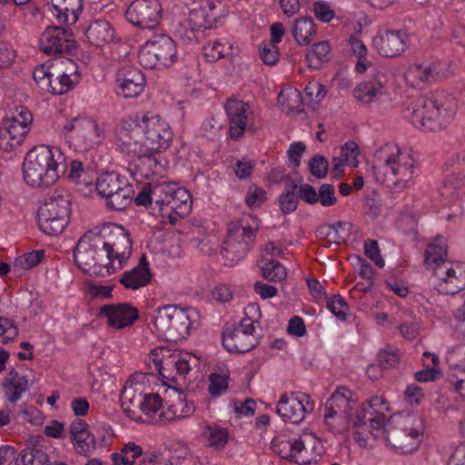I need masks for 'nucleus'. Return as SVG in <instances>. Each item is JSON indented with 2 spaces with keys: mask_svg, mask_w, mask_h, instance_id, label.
I'll return each mask as SVG.
<instances>
[{
  "mask_svg": "<svg viewBox=\"0 0 465 465\" xmlns=\"http://www.w3.org/2000/svg\"><path fill=\"white\" fill-rule=\"evenodd\" d=\"M259 227V220L251 214H243L239 220L229 223L227 238L223 246V255L229 265L245 257L254 244Z\"/></svg>",
  "mask_w": 465,
  "mask_h": 465,
  "instance_id": "7",
  "label": "nucleus"
},
{
  "mask_svg": "<svg viewBox=\"0 0 465 465\" xmlns=\"http://www.w3.org/2000/svg\"><path fill=\"white\" fill-rule=\"evenodd\" d=\"M54 64H40L35 67L34 70V79L37 84L38 87L43 91L44 89H48L47 86H50L49 77L53 76Z\"/></svg>",
  "mask_w": 465,
  "mask_h": 465,
  "instance_id": "54",
  "label": "nucleus"
},
{
  "mask_svg": "<svg viewBox=\"0 0 465 465\" xmlns=\"http://www.w3.org/2000/svg\"><path fill=\"white\" fill-rule=\"evenodd\" d=\"M152 279V273L146 262L145 255L140 258L136 267L124 272L119 280L122 285L127 289L137 290L146 286Z\"/></svg>",
  "mask_w": 465,
  "mask_h": 465,
  "instance_id": "26",
  "label": "nucleus"
},
{
  "mask_svg": "<svg viewBox=\"0 0 465 465\" xmlns=\"http://www.w3.org/2000/svg\"><path fill=\"white\" fill-rule=\"evenodd\" d=\"M318 203L323 207L333 206L337 203V197L335 195V187L331 183H323L318 190Z\"/></svg>",
  "mask_w": 465,
  "mask_h": 465,
  "instance_id": "55",
  "label": "nucleus"
},
{
  "mask_svg": "<svg viewBox=\"0 0 465 465\" xmlns=\"http://www.w3.org/2000/svg\"><path fill=\"white\" fill-rule=\"evenodd\" d=\"M415 160L412 155L401 151L395 143H386L374 153L373 169L385 176L392 177L393 184L398 188L408 186L412 180Z\"/></svg>",
  "mask_w": 465,
  "mask_h": 465,
  "instance_id": "5",
  "label": "nucleus"
},
{
  "mask_svg": "<svg viewBox=\"0 0 465 465\" xmlns=\"http://www.w3.org/2000/svg\"><path fill=\"white\" fill-rule=\"evenodd\" d=\"M359 153V146L354 142H347L341 149V156L345 163L353 167L357 166V155Z\"/></svg>",
  "mask_w": 465,
  "mask_h": 465,
  "instance_id": "62",
  "label": "nucleus"
},
{
  "mask_svg": "<svg viewBox=\"0 0 465 465\" xmlns=\"http://www.w3.org/2000/svg\"><path fill=\"white\" fill-rule=\"evenodd\" d=\"M202 434L207 440L208 445L217 450H223L229 439L227 430L216 424L203 426Z\"/></svg>",
  "mask_w": 465,
  "mask_h": 465,
  "instance_id": "38",
  "label": "nucleus"
},
{
  "mask_svg": "<svg viewBox=\"0 0 465 465\" xmlns=\"http://www.w3.org/2000/svg\"><path fill=\"white\" fill-rule=\"evenodd\" d=\"M39 47L48 55L68 54L76 49V43L68 30L54 25L42 33Z\"/></svg>",
  "mask_w": 465,
  "mask_h": 465,
  "instance_id": "17",
  "label": "nucleus"
},
{
  "mask_svg": "<svg viewBox=\"0 0 465 465\" xmlns=\"http://www.w3.org/2000/svg\"><path fill=\"white\" fill-rule=\"evenodd\" d=\"M73 256L75 264L85 273L102 276L107 273L106 257L95 227L78 240Z\"/></svg>",
  "mask_w": 465,
  "mask_h": 465,
  "instance_id": "9",
  "label": "nucleus"
},
{
  "mask_svg": "<svg viewBox=\"0 0 465 465\" xmlns=\"http://www.w3.org/2000/svg\"><path fill=\"white\" fill-rule=\"evenodd\" d=\"M75 451L82 456H89L96 449V440L94 435L91 432H84L81 435L71 438Z\"/></svg>",
  "mask_w": 465,
  "mask_h": 465,
  "instance_id": "43",
  "label": "nucleus"
},
{
  "mask_svg": "<svg viewBox=\"0 0 465 465\" xmlns=\"http://www.w3.org/2000/svg\"><path fill=\"white\" fill-rule=\"evenodd\" d=\"M193 308L183 309L175 304L158 307L153 314V321L157 333L170 341L185 339L192 326Z\"/></svg>",
  "mask_w": 465,
  "mask_h": 465,
  "instance_id": "8",
  "label": "nucleus"
},
{
  "mask_svg": "<svg viewBox=\"0 0 465 465\" xmlns=\"http://www.w3.org/2000/svg\"><path fill=\"white\" fill-rule=\"evenodd\" d=\"M85 36L92 45L100 47L113 40L114 30L109 22L95 20L91 22L85 29Z\"/></svg>",
  "mask_w": 465,
  "mask_h": 465,
  "instance_id": "30",
  "label": "nucleus"
},
{
  "mask_svg": "<svg viewBox=\"0 0 465 465\" xmlns=\"http://www.w3.org/2000/svg\"><path fill=\"white\" fill-rule=\"evenodd\" d=\"M117 94L124 98H134L140 95L145 86V77L136 67L122 68L116 75Z\"/></svg>",
  "mask_w": 465,
  "mask_h": 465,
  "instance_id": "23",
  "label": "nucleus"
},
{
  "mask_svg": "<svg viewBox=\"0 0 465 465\" xmlns=\"http://www.w3.org/2000/svg\"><path fill=\"white\" fill-rule=\"evenodd\" d=\"M411 124L417 129L438 132L453 119L457 103L453 96L439 92L430 97H419L407 107Z\"/></svg>",
  "mask_w": 465,
  "mask_h": 465,
  "instance_id": "3",
  "label": "nucleus"
},
{
  "mask_svg": "<svg viewBox=\"0 0 465 465\" xmlns=\"http://www.w3.org/2000/svg\"><path fill=\"white\" fill-rule=\"evenodd\" d=\"M373 46L382 56L396 57L406 50L408 36L405 31L387 30L374 37Z\"/></svg>",
  "mask_w": 465,
  "mask_h": 465,
  "instance_id": "21",
  "label": "nucleus"
},
{
  "mask_svg": "<svg viewBox=\"0 0 465 465\" xmlns=\"http://www.w3.org/2000/svg\"><path fill=\"white\" fill-rule=\"evenodd\" d=\"M258 266L262 276L268 281L282 282L287 277L286 268L272 258H262L258 262Z\"/></svg>",
  "mask_w": 465,
  "mask_h": 465,
  "instance_id": "35",
  "label": "nucleus"
},
{
  "mask_svg": "<svg viewBox=\"0 0 465 465\" xmlns=\"http://www.w3.org/2000/svg\"><path fill=\"white\" fill-rule=\"evenodd\" d=\"M321 89V84L318 82H310L305 89L304 95H302L301 92L298 89H294L292 94H295L296 99L292 98V102H299L300 104H313L314 103V95L317 90Z\"/></svg>",
  "mask_w": 465,
  "mask_h": 465,
  "instance_id": "58",
  "label": "nucleus"
},
{
  "mask_svg": "<svg viewBox=\"0 0 465 465\" xmlns=\"http://www.w3.org/2000/svg\"><path fill=\"white\" fill-rule=\"evenodd\" d=\"M47 453L42 449L26 448L18 455L15 465H50Z\"/></svg>",
  "mask_w": 465,
  "mask_h": 465,
  "instance_id": "40",
  "label": "nucleus"
},
{
  "mask_svg": "<svg viewBox=\"0 0 465 465\" xmlns=\"http://www.w3.org/2000/svg\"><path fill=\"white\" fill-rule=\"evenodd\" d=\"M440 74L435 65L412 64L406 72V80L414 87H421V84L430 83Z\"/></svg>",
  "mask_w": 465,
  "mask_h": 465,
  "instance_id": "33",
  "label": "nucleus"
},
{
  "mask_svg": "<svg viewBox=\"0 0 465 465\" xmlns=\"http://www.w3.org/2000/svg\"><path fill=\"white\" fill-rule=\"evenodd\" d=\"M52 14L59 23L74 25L83 11L82 0H50Z\"/></svg>",
  "mask_w": 465,
  "mask_h": 465,
  "instance_id": "25",
  "label": "nucleus"
},
{
  "mask_svg": "<svg viewBox=\"0 0 465 465\" xmlns=\"http://www.w3.org/2000/svg\"><path fill=\"white\" fill-rule=\"evenodd\" d=\"M259 51L261 59L264 64L273 65L278 62L279 48L275 44L263 41Z\"/></svg>",
  "mask_w": 465,
  "mask_h": 465,
  "instance_id": "56",
  "label": "nucleus"
},
{
  "mask_svg": "<svg viewBox=\"0 0 465 465\" xmlns=\"http://www.w3.org/2000/svg\"><path fill=\"white\" fill-rule=\"evenodd\" d=\"M154 194L162 195L157 199V205L163 218L171 224L186 216L192 209V197L188 190L178 187L175 183H156Z\"/></svg>",
  "mask_w": 465,
  "mask_h": 465,
  "instance_id": "10",
  "label": "nucleus"
},
{
  "mask_svg": "<svg viewBox=\"0 0 465 465\" xmlns=\"http://www.w3.org/2000/svg\"><path fill=\"white\" fill-rule=\"evenodd\" d=\"M115 145L122 152L136 156L131 171L149 179L157 172L154 153L167 149L173 141L169 124L153 112H139L123 118L115 126Z\"/></svg>",
  "mask_w": 465,
  "mask_h": 465,
  "instance_id": "1",
  "label": "nucleus"
},
{
  "mask_svg": "<svg viewBox=\"0 0 465 465\" xmlns=\"http://www.w3.org/2000/svg\"><path fill=\"white\" fill-rule=\"evenodd\" d=\"M313 13L316 18L322 23H329L335 16V13L331 8V5L327 2L322 0L313 4Z\"/></svg>",
  "mask_w": 465,
  "mask_h": 465,
  "instance_id": "59",
  "label": "nucleus"
},
{
  "mask_svg": "<svg viewBox=\"0 0 465 465\" xmlns=\"http://www.w3.org/2000/svg\"><path fill=\"white\" fill-rule=\"evenodd\" d=\"M4 388L7 400L14 403L28 390V381L26 378H16L13 382H5Z\"/></svg>",
  "mask_w": 465,
  "mask_h": 465,
  "instance_id": "48",
  "label": "nucleus"
},
{
  "mask_svg": "<svg viewBox=\"0 0 465 465\" xmlns=\"http://www.w3.org/2000/svg\"><path fill=\"white\" fill-rule=\"evenodd\" d=\"M457 371L448 375L450 382L453 385L456 391L465 399V364L457 366Z\"/></svg>",
  "mask_w": 465,
  "mask_h": 465,
  "instance_id": "60",
  "label": "nucleus"
},
{
  "mask_svg": "<svg viewBox=\"0 0 465 465\" xmlns=\"http://www.w3.org/2000/svg\"><path fill=\"white\" fill-rule=\"evenodd\" d=\"M352 392L346 387L338 388L325 403V424L334 434H341L349 427V412Z\"/></svg>",
  "mask_w": 465,
  "mask_h": 465,
  "instance_id": "14",
  "label": "nucleus"
},
{
  "mask_svg": "<svg viewBox=\"0 0 465 465\" xmlns=\"http://www.w3.org/2000/svg\"><path fill=\"white\" fill-rule=\"evenodd\" d=\"M327 308L329 311L341 321L346 320L349 306L341 295L328 296L326 299Z\"/></svg>",
  "mask_w": 465,
  "mask_h": 465,
  "instance_id": "49",
  "label": "nucleus"
},
{
  "mask_svg": "<svg viewBox=\"0 0 465 465\" xmlns=\"http://www.w3.org/2000/svg\"><path fill=\"white\" fill-rule=\"evenodd\" d=\"M378 365L381 369L394 368L400 361L399 350L391 345L380 349L377 355Z\"/></svg>",
  "mask_w": 465,
  "mask_h": 465,
  "instance_id": "45",
  "label": "nucleus"
},
{
  "mask_svg": "<svg viewBox=\"0 0 465 465\" xmlns=\"http://www.w3.org/2000/svg\"><path fill=\"white\" fill-rule=\"evenodd\" d=\"M101 318L107 320L108 326L116 330L131 327L138 319V310L129 303L106 304L100 309Z\"/></svg>",
  "mask_w": 465,
  "mask_h": 465,
  "instance_id": "20",
  "label": "nucleus"
},
{
  "mask_svg": "<svg viewBox=\"0 0 465 465\" xmlns=\"http://www.w3.org/2000/svg\"><path fill=\"white\" fill-rule=\"evenodd\" d=\"M194 356L188 352H177L170 355L167 359L162 361V363L167 367H174L177 374L185 376L192 369V363H195Z\"/></svg>",
  "mask_w": 465,
  "mask_h": 465,
  "instance_id": "39",
  "label": "nucleus"
},
{
  "mask_svg": "<svg viewBox=\"0 0 465 465\" xmlns=\"http://www.w3.org/2000/svg\"><path fill=\"white\" fill-rule=\"evenodd\" d=\"M208 392L211 398L215 399L228 391L229 375L225 373H211L208 377Z\"/></svg>",
  "mask_w": 465,
  "mask_h": 465,
  "instance_id": "44",
  "label": "nucleus"
},
{
  "mask_svg": "<svg viewBox=\"0 0 465 465\" xmlns=\"http://www.w3.org/2000/svg\"><path fill=\"white\" fill-rule=\"evenodd\" d=\"M424 263L430 270L436 272L439 267H446L447 244L442 237H437L429 243L425 251Z\"/></svg>",
  "mask_w": 465,
  "mask_h": 465,
  "instance_id": "31",
  "label": "nucleus"
},
{
  "mask_svg": "<svg viewBox=\"0 0 465 465\" xmlns=\"http://www.w3.org/2000/svg\"><path fill=\"white\" fill-rule=\"evenodd\" d=\"M28 132V125L6 118L0 131V145L3 146L5 143L14 149L24 142Z\"/></svg>",
  "mask_w": 465,
  "mask_h": 465,
  "instance_id": "27",
  "label": "nucleus"
},
{
  "mask_svg": "<svg viewBox=\"0 0 465 465\" xmlns=\"http://www.w3.org/2000/svg\"><path fill=\"white\" fill-rule=\"evenodd\" d=\"M385 440L396 453L409 454L419 448L421 434L414 429H390L387 430Z\"/></svg>",
  "mask_w": 465,
  "mask_h": 465,
  "instance_id": "22",
  "label": "nucleus"
},
{
  "mask_svg": "<svg viewBox=\"0 0 465 465\" xmlns=\"http://www.w3.org/2000/svg\"><path fill=\"white\" fill-rule=\"evenodd\" d=\"M138 58L145 68L169 66L176 59L175 42L164 34L155 35L141 47Z\"/></svg>",
  "mask_w": 465,
  "mask_h": 465,
  "instance_id": "13",
  "label": "nucleus"
},
{
  "mask_svg": "<svg viewBox=\"0 0 465 465\" xmlns=\"http://www.w3.org/2000/svg\"><path fill=\"white\" fill-rule=\"evenodd\" d=\"M213 22L214 16L205 8H194L190 10L186 18L173 24V33L185 45H197L205 38V31L213 27Z\"/></svg>",
  "mask_w": 465,
  "mask_h": 465,
  "instance_id": "12",
  "label": "nucleus"
},
{
  "mask_svg": "<svg viewBox=\"0 0 465 465\" xmlns=\"http://www.w3.org/2000/svg\"><path fill=\"white\" fill-rule=\"evenodd\" d=\"M163 8L159 0H134L128 6L126 19L142 29H155L162 19Z\"/></svg>",
  "mask_w": 465,
  "mask_h": 465,
  "instance_id": "16",
  "label": "nucleus"
},
{
  "mask_svg": "<svg viewBox=\"0 0 465 465\" xmlns=\"http://www.w3.org/2000/svg\"><path fill=\"white\" fill-rule=\"evenodd\" d=\"M266 199V193L263 189L252 185L249 187L245 202L250 207L260 206Z\"/></svg>",
  "mask_w": 465,
  "mask_h": 465,
  "instance_id": "63",
  "label": "nucleus"
},
{
  "mask_svg": "<svg viewBox=\"0 0 465 465\" xmlns=\"http://www.w3.org/2000/svg\"><path fill=\"white\" fill-rule=\"evenodd\" d=\"M365 255L371 259L378 267H384V260L382 259L378 242L375 240H367L364 242Z\"/></svg>",
  "mask_w": 465,
  "mask_h": 465,
  "instance_id": "61",
  "label": "nucleus"
},
{
  "mask_svg": "<svg viewBox=\"0 0 465 465\" xmlns=\"http://www.w3.org/2000/svg\"><path fill=\"white\" fill-rule=\"evenodd\" d=\"M313 408L314 405L307 394L302 391L292 392V424L302 422Z\"/></svg>",
  "mask_w": 465,
  "mask_h": 465,
  "instance_id": "37",
  "label": "nucleus"
},
{
  "mask_svg": "<svg viewBox=\"0 0 465 465\" xmlns=\"http://www.w3.org/2000/svg\"><path fill=\"white\" fill-rule=\"evenodd\" d=\"M314 33V25L311 17L297 19L292 28V36L300 45H308Z\"/></svg>",
  "mask_w": 465,
  "mask_h": 465,
  "instance_id": "42",
  "label": "nucleus"
},
{
  "mask_svg": "<svg viewBox=\"0 0 465 465\" xmlns=\"http://www.w3.org/2000/svg\"><path fill=\"white\" fill-rule=\"evenodd\" d=\"M331 46L328 41H322L314 44L306 54V60L309 66L319 69L324 62L329 61Z\"/></svg>",
  "mask_w": 465,
  "mask_h": 465,
  "instance_id": "41",
  "label": "nucleus"
},
{
  "mask_svg": "<svg viewBox=\"0 0 465 465\" xmlns=\"http://www.w3.org/2000/svg\"><path fill=\"white\" fill-rule=\"evenodd\" d=\"M45 257V251L36 250L17 257L14 262V268L18 270H29L38 265Z\"/></svg>",
  "mask_w": 465,
  "mask_h": 465,
  "instance_id": "47",
  "label": "nucleus"
},
{
  "mask_svg": "<svg viewBox=\"0 0 465 465\" xmlns=\"http://www.w3.org/2000/svg\"><path fill=\"white\" fill-rule=\"evenodd\" d=\"M255 320L244 317L238 325H227L223 332L222 342L229 352L245 353L258 344L254 334Z\"/></svg>",
  "mask_w": 465,
  "mask_h": 465,
  "instance_id": "15",
  "label": "nucleus"
},
{
  "mask_svg": "<svg viewBox=\"0 0 465 465\" xmlns=\"http://www.w3.org/2000/svg\"><path fill=\"white\" fill-rule=\"evenodd\" d=\"M66 168L65 157L59 147L38 144L25 155L24 180L32 187H48L65 173Z\"/></svg>",
  "mask_w": 465,
  "mask_h": 465,
  "instance_id": "2",
  "label": "nucleus"
},
{
  "mask_svg": "<svg viewBox=\"0 0 465 465\" xmlns=\"http://www.w3.org/2000/svg\"><path fill=\"white\" fill-rule=\"evenodd\" d=\"M224 109L229 121V136L232 140H238L250 126L252 112L248 104L237 99H228Z\"/></svg>",
  "mask_w": 465,
  "mask_h": 465,
  "instance_id": "19",
  "label": "nucleus"
},
{
  "mask_svg": "<svg viewBox=\"0 0 465 465\" xmlns=\"http://www.w3.org/2000/svg\"><path fill=\"white\" fill-rule=\"evenodd\" d=\"M143 384L128 380L121 392V403L124 412L131 419L136 420L142 406Z\"/></svg>",
  "mask_w": 465,
  "mask_h": 465,
  "instance_id": "24",
  "label": "nucleus"
},
{
  "mask_svg": "<svg viewBox=\"0 0 465 465\" xmlns=\"http://www.w3.org/2000/svg\"><path fill=\"white\" fill-rule=\"evenodd\" d=\"M106 257L107 274L121 270L133 252L131 234L122 225L108 223L95 226Z\"/></svg>",
  "mask_w": 465,
  "mask_h": 465,
  "instance_id": "4",
  "label": "nucleus"
},
{
  "mask_svg": "<svg viewBox=\"0 0 465 465\" xmlns=\"http://www.w3.org/2000/svg\"><path fill=\"white\" fill-rule=\"evenodd\" d=\"M315 442L314 436L309 432H304L299 436V439H295L292 442V451L297 452L298 455L292 454V462L299 465L310 464L313 458L308 448L314 449Z\"/></svg>",
  "mask_w": 465,
  "mask_h": 465,
  "instance_id": "34",
  "label": "nucleus"
},
{
  "mask_svg": "<svg viewBox=\"0 0 465 465\" xmlns=\"http://www.w3.org/2000/svg\"><path fill=\"white\" fill-rule=\"evenodd\" d=\"M162 399L157 393L145 394L143 391L142 406L140 411L147 416L153 415L162 407Z\"/></svg>",
  "mask_w": 465,
  "mask_h": 465,
  "instance_id": "51",
  "label": "nucleus"
},
{
  "mask_svg": "<svg viewBox=\"0 0 465 465\" xmlns=\"http://www.w3.org/2000/svg\"><path fill=\"white\" fill-rule=\"evenodd\" d=\"M60 68V73L65 75L67 78L72 79L74 84H78L80 83V74L78 64L70 58H64L60 61L59 64H54Z\"/></svg>",
  "mask_w": 465,
  "mask_h": 465,
  "instance_id": "52",
  "label": "nucleus"
},
{
  "mask_svg": "<svg viewBox=\"0 0 465 465\" xmlns=\"http://www.w3.org/2000/svg\"><path fill=\"white\" fill-rule=\"evenodd\" d=\"M310 173L318 179H322L327 175L329 170V163L327 159L321 154H315L309 161Z\"/></svg>",
  "mask_w": 465,
  "mask_h": 465,
  "instance_id": "53",
  "label": "nucleus"
},
{
  "mask_svg": "<svg viewBox=\"0 0 465 465\" xmlns=\"http://www.w3.org/2000/svg\"><path fill=\"white\" fill-rule=\"evenodd\" d=\"M225 44L219 40H214L206 44L203 48V54L208 62L213 63L226 55Z\"/></svg>",
  "mask_w": 465,
  "mask_h": 465,
  "instance_id": "50",
  "label": "nucleus"
},
{
  "mask_svg": "<svg viewBox=\"0 0 465 465\" xmlns=\"http://www.w3.org/2000/svg\"><path fill=\"white\" fill-rule=\"evenodd\" d=\"M318 191L309 183H302L298 187L297 197L306 203L316 204L318 203Z\"/></svg>",
  "mask_w": 465,
  "mask_h": 465,
  "instance_id": "64",
  "label": "nucleus"
},
{
  "mask_svg": "<svg viewBox=\"0 0 465 465\" xmlns=\"http://www.w3.org/2000/svg\"><path fill=\"white\" fill-rule=\"evenodd\" d=\"M155 191V184H145L143 186L142 190L138 193L136 195L134 202L136 205L139 206H148L152 203L153 201H154L155 204L157 205V199H161L162 195L156 196L154 194Z\"/></svg>",
  "mask_w": 465,
  "mask_h": 465,
  "instance_id": "57",
  "label": "nucleus"
},
{
  "mask_svg": "<svg viewBox=\"0 0 465 465\" xmlns=\"http://www.w3.org/2000/svg\"><path fill=\"white\" fill-rule=\"evenodd\" d=\"M66 143L75 151L85 152L98 145L104 133L96 121L89 117H74L63 127Z\"/></svg>",
  "mask_w": 465,
  "mask_h": 465,
  "instance_id": "11",
  "label": "nucleus"
},
{
  "mask_svg": "<svg viewBox=\"0 0 465 465\" xmlns=\"http://www.w3.org/2000/svg\"><path fill=\"white\" fill-rule=\"evenodd\" d=\"M134 191L130 184L125 188H121L116 193L104 198L105 205L113 211H123L126 209L132 203Z\"/></svg>",
  "mask_w": 465,
  "mask_h": 465,
  "instance_id": "36",
  "label": "nucleus"
},
{
  "mask_svg": "<svg viewBox=\"0 0 465 465\" xmlns=\"http://www.w3.org/2000/svg\"><path fill=\"white\" fill-rule=\"evenodd\" d=\"M130 185L125 177L116 172H107L100 174L96 179L95 189L97 193L105 198L113 193H116L121 188Z\"/></svg>",
  "mask_w": 465,
  "mask_h": 465,
  "instance_id": "32",
  "label": "nucleus"
},
{
  "mask_svg": "<svg viewBox=\"0 0 465 465\" xmlns=\"http://www.w3.org/2000/svg\"><path fill=\"white\" fill-rule=\"evenodd\" d=\"M434 275L438 281L434 288L440 294L455 295L465 289V264L439 267Z\"/></svg>",
  "mask_w": 465,
  "mask_h": 465,
  "instance_id": "18",
  "label": "nucleus"
},
{
  "mask_svg": "<svg viewBox=\"0 0 465 465\" xmlns=\"http://www.w3.org/2000/svg\"><path fill=\"white\" fill-rule=\"evenodd\" d=\"M386 82V75L378 74L374 81L358 84L353 90V96L364 104H370L382 94Z\"/></svg>",
  "mask_w": 465,
  "mask_h": 465,
  "instance_id": "28",
  "label": "nucleus"
},
{
  "mask_svg": "<svg viewBox=\"0 0 465 465\" xmlns=\"http://www.w3.org/2000/svg\"><path fill=\"white\" fill-rule=\"evenodd\" d=\"M352 224L347 222H338L335 224H322L315 232L319 240L329 243L341 244L346 242Z\"/></svg>",
  "mask_w": 465,
  "mask_h": 465,
  "instance_id": "29",
  "label": "nucleus"
},
{
  "mask_svg": "<svg viewBox=\"0 0 465 465\" xmlns=\"http://www.w3.org/2000/svg\"><path fill=\"white\" fill-rule=\"evenodd\" d=\"M71 204V195L66 190L53 192L37 210L39 229L49 236L62 233L69 223Z\"/></svg>",
  "mask_w": 465,
  "mask_h": 465,
  "instance_id": "6",
  "label": "nucleus"
},
{
  "mask_svg": "<svg viewBox=\"0 0 465 465\" xmlns=\"http://www.w3.org/2000/svg\"><path fill=\"white\" fill-rule=\"evenodd\" d=\"M460 167L452 174L447 176L444 182L445 189H462L465 187V153L457 155Z\"/></svg>",
  "mask_w": 465,
  "mask_h": 465,
  "instance_id": "46",
  "label": "nucleus"
}]
</instances>
